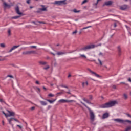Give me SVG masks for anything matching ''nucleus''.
<instances>
[{
  "instance_id": "nucleus-1",
  "label": "nucleus",
  "mask_w": 131,
  "mask_h": 131,
  "mask_svg": "<svg viewBox=\"0 0 131 131\" xmlns=\"http://www.w3.org/2000/svg\"><path fill=\"white\" fill-rule=\"evenodd\" d=\"M102 46L101 43H100L98 45H95L94 44L89 45L85 46L80 49V51H84V52H86V51H89V50H92V49H95L96 47H99Z\"/></svg>"
},
{
  "instance_id": "nucleus-2",
  "label": "nucleus",
  "mask_w": 131,
  "mask_h": 131,
  "mask_svg": "<svg viewBox=\"0 0 131 131\" xmlns=\"http://www.w3.org/2000/svg\"><path fill=\"white\" fill-rule=\"evenodd\" d=\"M116 104H118L117 101H110L107 103L103 104L101 105V108H110V107H113V106H115Z\"/></svg>"
},
{
  "instance_id": "nucleus-3",
  "label": "nucleus",
  "mask_w": 131,
  "mask_h": 131,
  "mask_svg": "<svg viewBox=\"0 0 131 131\" xmlns=\"http://www.w3.org/2000/svg\"><path fill=\"white\" fill-rule=\"evenodd\" d=\"M81 103V104H82V105L85 106L87 109H88L90 113V120H91V121H95V113H94V112L91 108H90V107L87 106L84 103L82 102Z\"/></svg>"
},
{
  "instance_id": "nucleus-4",
  "label": "nucleus",
  "mask_w": 131,
  "mask_h": 131,
  "mask_svg": "<svg viewBox=\"0 0 131 131\" xmlns=\"http://www.w3.org/2000/svg\"><path fill=\"white\" fill-rule=\"evenodd\" d=\"M15 10L16 14H17V15H19V16H14L13 17V19H18V18H20L21 16H24V14L20 11L19 6H16Z\"/></svg>"
},
{
  "instance_id": "nucleus-5",
  "label": "nucleus",
  "mask_w": 131,
  "mask_h": 131,
  "mask_svg": "<svg viewBox=\"0 0 131 131\" xmlns=\"http://www.w3.org/2000/svg\"><path fill=\"white\" fill-rule=\"evenodd\" d=\"M3 2V7L6 10V9H10L11 8V5L9 4V2L10 0H1Z\"/></svg>"
},
{
  "instance_id": "nucleus-6",
  "label": "nucleus",
  "mask_w": 131,
  "mask_h": 131,
  "mask_svg": "<svg viewBox=\"0 0 131 131\" xmlns=\"http://www.w3.org/2000/svg\"><path fill=\"white\" fill-rule=\"evenodd\" d=\"M114 121H116V122H119V123H123V124H125V122H128V123H131V121L129 120H124L121 119H113Z\"/></svg>"
},
{
  "instance_id": "nucleus-7",
  "label": "nucleus",
  "mask_w": 131,
  "mask_h": 131,
  "mask_svg": "<svg viewBox=\"0 0 131 131\" xmlns=\"http://www.w3.org/2000/svg\"><path fill=\"white\" fill-rule=\"evenodd\" d=\"M7 120H8V121L9 124L12 125V126H14V124H13V123H12V121H13V120H14L15 121H16L17 122H19V120H18L17 119H15L14 118H11L10 119H8Z\"/></svg>"
},
{
  "instance_id": "nucleus-8",
  "label": "nucleus",
  "mask_w": 131,
  "mask_h": 131,
  "mask_svg": "<svg viewBox=\"0 0 131 131\" xmlns=\"http://www.w3.org/2000/svg\"><path fill=\"white\" fill-rule=\"evenodd\" d=\"M89 100H90L86 99V98L83 99V100L84 101V102H85L86 103H87V104H92V103L90 101H92V100H93V96L92 95L89 96Z\"/></svg>"
},
{
  "instance_id": "nucleus-9",
  "label": "nucleus",
  "mask_w": 131,
  "mask_h": 131,
  "mask_svg": "<svg viewBox=\"0 0 131 131\" xmlns=\"http://www.w3.org/2000/svg\"><path fill=\"white\" fill-rule=\"evenodd\" d=\"M59 103H68L69 102H75V100H68L66 99H60L58 101Z\"/></svg>"
},
{
  "instance_id": "nucleus-10",
  "label": "nucleus",
  "mask_w": 131,
  "mask_h": 131,
  "mask_svg": "<svg viewBox=\"0 0 131 131\" xmlns=\"http://www.w3.org/2000/svg\"><path fill=\"white\" fill-rule=\"evenodd\" d=\"M66 1L63 0V1H55L54 2V4L55 5H58V6H61V4H64Z\"/></svg>"
},
{
  "instance_id": "nucleus-11",
  "label": "nucleus",
  "mask_w": 131,
  "mask_h": 131,
  "mask_svg": "<svg viewBox=\"0 0 131 131\" xmlns=\"http://www.w3.org/2000/svg\"><path fill=\"white\" fill-rule=\"evenodd\" d=\"M112 4H113V2H112V1H109L107 2H105L103 4V6L105 7V6H111V5H112Z\"/></svg>"
},
{
  "instance_id": "nucleus-12",
  "label": "nucleus",
  "mask_w": 131,
  "mask_h": 131,
  "mask_svg": "<svg viewBox=\"0 0 131 131\" xmlns=\"http://www.w3.org/2000/svg\"><path fill=\"white\" fill-rule=\"evenodd\" d=\"M7 112L8 113L7 114L8 117H10V116H15V112H11V111H10L9 110H7Z\"/></svg>"
},
{
  "instance_id": "nucleus-13",
  "label": "nucleus",
  "mask_w": 131,
  "mask_h": 131,
  "mask_svg": "<svg viewBox=\"0 0 131 131\" xmlns=\"http://www.w3.org/2000/svg\"><path fill=\"white\" fill-rule=\"evenodd\" d=\"M20 47V45L18 46H14L12 48H11V49L8 51V53H11V52H13L14 50H16L17 48H19Z\"/></svg>"
},
{
  "instance_id": "nucleus-14",
  "label": "nucleus",
  "mask_w": 131,
  "mask_h": 131,
  "mask_svg": "<svg viewBox=\"0 0 131 131\" xmlns=\"http://www.w3.org/2000/svg\"><path fill=\"white\" fill-rule=\"evenodd\" d=\"M128 8V6L126 5H124L120 7V10H122V11H124V10H126V9H127Z\"/></svg>"
},
{
  "instance_id": "nucleus-15",
  "label": "nucleus",
  "mask_w": 131,
  "mask_h": 131,
  "mask_svg": "<svg viewBox=\"0 0 131 131\" xmlns=\"http://www.w3.org/2000/svg\"><path fill=\"white\" fill-rule=\"evenodd\" d=\"M109 117V113H105L103 114L102 117V119H105V118H108Z\"/></svg>"
},
{
  "instance_id": "nucleus-16",
  "label": "nucleus",
  "mask_w": 131,
  "mask_h": 131,
  "mask_svg": "<svg viewBox=\"0 0 131 131\" xmlns=\"http://www.w3.org/2000/svg\"><path fill=\"white\" fill-rule=\"evenodd\" d=\"M88 85H89V82L88 81L82 82V88H85V86H88Z\"/></svg>"
},
{
  "instance_id": "nucleus-17",
  "label": "nucleus",
  "mask_w": 131,
  "mask_h": 131,
  "mask_svg": "<svg viewBox=\"0 0 131 131\" xmlns=\"http://www.w3.org/2000/svg\"><path fill=\"white\" fill-rule=\"evenodd\" d=\"M29 55H36L37 53H36V51L34 50H31V51H29Z\"/></svg>"
},
{
  "instance_id": "nucleus-18",
  "label": "nucleus",
  "mask_w": 131,
  "mask_h": 131,
  "mask_svg": "<svg viewBox=\"0 0 131 131\" xmlns=\"http://www.w3.org/2000/svg\"><path fill=\"white\" fill-rule=\"evenodd\" d=\"M88 70L92 73V74H94L96 77H100V76L98 74H97L95 72H93L91 69H89Z\"/></svg>"
},
{
  "instance_id": "nucleus-19",
  "label": "nucleus",
  "mask_w": 131,
  "mask_h": 131,
  "mask_svg": "<svg viewBox=\"0 0 131 131\" xmlns=\"http://www.w3.org/2000/svg\"><path fill=\"white\" fill-rule=\"evenodd\" d=\"M117 51L119 53V55H121V47L120 46L117 47Z\"/></svg>"
},
{
  "instance_id": "nucleus-20",
  "label": "nucleus",
  "mask_w": 131,
  "mask_h": 131,
  "mask_svg": "<svg viewBox=\"0 0 131 131\" xmlns=\"http://www.w3.org/2000/svg\"><path fill=\"white\" fill-rule=\"evenodd\" d=\"M39 64L40 65H47V64H48V63L46 61H39Z\"/></svg>"
},
{
  "instance_id": "nucleus-21",
  "label": "nucleus",
  "mask_w": 131,
  "mask_h": 131,
  "mask_svg": "<svg viewBox=\"0 0 131 131\" xmlns=\"http://www.w3.org/2000/svg\"><path fill=\"white\" fill-rule=\"evenodd\" d=\"M79 58H81V59H86V56L84 54H80Z\"/></svg>"
},
{
  "instance_id": "nucleus-22",
  "label": "nucleus",
  "mask_w": 131,
  "mask_h": 131,
  "mask_svg": "<svg viewBox=\"0 0 131 131\" xmlns=\"http://www.w3.org/2000/svg\"><path fill=\"white\" fill-rule=\"evenodd\" d=\"M40 103L41 105H42V106H46V105L48 104V103H47V102H46L43 101H40Z\"/></svg>"
},
{
  "instance_id": "nucleus-23",
  "label": "nucleus",
  "mask_w": 131,
  "mask_h": 131,
  "mask_svg": "<svg viewBox=\"0 0 131 131\" xmlns=\"http://www.w3.org/2000/svg\"><path fill=\"white\" fill-rule=\"evenodd\" d=\"M23 55H30L29 54V51H25L22 53Z\"/></svg>"
},
{
  "instance_id": "nucleus-24",
  "label": "nucleus",
  "mask_w": 131,
  "mask_h": 131,
  "mask_svg": "<svg viewBox=\"0 0 131 131\" xmlns=\"http://www.w3.org/2000/svg\"><path fill=\"white\" fill-rule=\"evenodd\" d=\"M64 54H66V52H57V55H64Z\"/></svg>"
},
{
  "instance_id": "nucleus-25",
  "label": "nucleus",
  "mask_w": 131,
  "mask_h": 131,
  "mask_svg": "<svg viewBox=\"0 0 131 131\" xmlns=\"http://www.w3.org/2000/svg\"><path fill=\"white\" fill-rule=\"evenodd\" d=\"M46 101H47V102H49V103L50 104H53V103L54 102H55V100H51L47 99Z\"/></svg>"
},
{
  "instance_id": "nucleus-26",
  "label": "nucleus",
  "mask_w": 131,
  "mask_h": 131,
  "mask_svg": "<svg viewBox=\"0 0 131 131\" xmlns=\"http://www.w3.org/2000/svg\"><path fill=\"white\" fill-rule=\"evenodd\" d=\"M0 47L6 48V44H5L4 43H0Z\"/></svg>"
},
{
  "instance_id": "nucleus-27",
  "label": "nucleus",
  "mask_w": 131,
  "mask_h": 131,
  "mask_svg": "<svg viewBox=\"0 0 131 131\" xmlns=\"http://www.w3.org/2000/svg\"><path fill=\"white\" fill-rule=\"evenodd\" d=\"M43 8L41 9V11H47V8L45 7V6L41 5Z\"/></svg>"
},
{
  "instance_id": "nucleus-28",
  "label": "nucleus",
  "mask_w": 131,
  "mask_h": 131,
  "mask_svg": "<svg viewBox=\"0 0 131 131\" xmlns=\"http://www.w3.org/2000/svg\"><path fill=\"white\" fill-rule=\"evenodd\" d=\"M72 11L74 12V13H79V12H80V10H77L76 9H74Z\"/></svg>"
},
{
  "instance_id": "nucleus-29",
  "label": "nucleus",
  "mask_w": 131,
  "mask_h": 131,
  "mask_svg": "<svg viewBox=\"0 0 131 131\" xmlns=\"http://www.w3.org/2000/svg\"><path fill=\"white\" fill-rule=\"evenodd\" d=\"M11 29H8V36H11Z\"/></svg>"
},
{
  "instance_id": "nucleus-30",
  "label": "nucleus",
  "mask_w": 131,
  "mask_h": 131,
  "mask_svg": "<svg viewBox=\"0 0 131 131\" xmlns=\"http://www.w3.org/2000/svg\"><path fill=\"white\" fill-rule=\"evenodd\" d=\"M92 27V26H89L88 27H84L82 29V30H83V29H88V28H91Z\"/></svg>"
},
{
  "instance_id": "nucleus-31",
  "label": "nucleus",
  "mask_w": 131,
  "mask_h": 131,
  "mask_svg": "<svg viewBox=\"0 0 131 131\" xmlns=\"http://www.w3.org/2000/svg\"><path fill=\"white\" fill-rule=\"evenodd\" d=\"M123 97H124L125 100H126V99H127V94H123Z\"/></svg>"
},
{
  "instance_id": "nucleus-32",
  "label": "nucleus",
  "mask_w": 131,
  "mask_h": 131,
  "mask_svg": "<svg viewBox=\"0 0 131 131\" xmlns=\"http://www.w3.org/2000/svg\"><path fill=\"white\" fill-rule=\"evenodd\" d=\"M98 60L99 62V64L100 66H102L103 65V63L102 62V61H101L100 59H98Z\"/></svg>"
},
{
  "instance_id": "nucleus-33",
  "label": "nucleus",
  "mask_w": 131,
  "mask_h": 131,
  "mask_svg": "<svg viewBox=\"0 0 131 131\" xmlns=\"http://www.w3.org/2000/svg\"><path fill=\"white\" fill-rule=\"evenodd\" d=\"M49 68H50V66H47L46 67L43 68V69H45V70H48V69H49Z\"/></svg>"
},
{
  "instance_id": "nucleus-34",
  "label": "nucleus",
  "mask_w": 131,
  "mask_h": 131,
  "mask_svg": "<svg viewBox=\"0 0 131 131\" xmlns=\"http://www.w3.org/2000/svg\"><path fill=\"white\" fill-rule=\"evenodd\" d=\"M7 77H10V78H14V77L12 75H8Z\"/></svg>"
},
{
  "instance_id": "nucleus-35",
  "label": "nucleus",
  "mask_w": 131,
  "mask_h": 131,
  "mask_svg": "<svg viewBox=\"0 0 131 131\" xmlns=\"http://www.w3.org/2000/svg\"><path fill=\"white\" fill-rule=\"evenodd\" d=\"M30 49H36V46H32L30 47Z\"/></svg>"
},
{
  "instance_id": "nucleus-36",
  "label": "nucleus",
  "mask_w": 131,
  "mask_h": 131,
  "mask_svg": "<svg viewBox=\"0 0 131 131\" xmlns=\"http://www.w3.org/2000/svg\"><path fill=\"white\" fill-rule=\"evenodd\" d=\"M36 90H37V93H40V89H39V88H37Z\"/></svg>"
},
{
  "instance_id": "nucleus-37",
  "label": "nucleus",
  "mask_w": 131,
  "mask_h": 131,
  "mask_svg": "<svg viewBox=\"0 0 131 131\" xmlns=\"http://www.w3.org/2000/svg\"><path fill=\"white\" fill-rule=\"evenodd\" d=\"M85 3H88V0H84V1L82 2V5H83V4H85Z\"/></svg>"
},
{
  "instance_id": "nucleus-38",
  "label": "nucleus",
  "mask_w": 131,
  "mask_h": 131,
  "mask_svg": "<svg viewBox=\"0 0 131 131\" xmlns=\"http://www.w3.org/2000/svg\"><path fill=\"white\" fill-rule=\"evenodd\" d=\"M60 86H61V88H66V89H68L67 86H65L64 85H60Z\"/></svg>"
},
{
  "instance_id": "nucleus-39",
  "label": "nucleus",
  "mask_w": 131,
  "mask_h": 131,
  "mask_svg": "<svg viewBox=\"0 0 131 131\" xmlns=\"http://www.w3.org/2000/svg\"><path fill=\"white\" fill-rule=\"evenodd\" d=\"M117 23H118V21H115L114 23V27H116L117 26Z\"/></svg>"
},
{
  "instance_id": "nucleus-40",
  "label": "nucleus",
  "mask_w": 131,
  "mask_h": 131,
  "mask_svg": "<svg viewBox=\"0 0 131 131\" xmlns=\"http://www.w3.org/2000/svg\"><path fill=\"white\" fill-rule=\"evenodd\" d=\"M34 109H35V107H34V106H33L30 108V110H31V111H33V110H34Z\"/></svg>"
},
{
  "instance_id": "nucleus-41",
  "label": "nucleus",
  "mask_w": 131,
  "mask_h": 131,
  "mask_svg": "<svg viewBox=\"0 0 131 131\" xmlns=\"http://www.w3.org/2000/svg\"><path fill=\"white\" fill-rule=\"evenodd\" d=\"M126 115H127V116H128V117H130V118H131V115L128 114V113H126Z\"/></svg>"
},
{
  "instance_id": "nucleus-42",
  "label": "nucleus",
  "mask_w": 131,
  "mask_h": 131,
  "mask_svg": "<svg viewBox=\"0 0 131 131\" xmlns=\"http://www.w3.org/2000/svg\"><path fill=\"white\" fill-rule=\"evenodd\" d=\"M76 33H77V30H76L72 32V34H76Z\"/></svg>"
},
{
  "instance_id": "nucleus-43",
  "label": "nucleus",
  "mask_w": 131,
  "mask_h": 131,
  "mask_svg": "<svg viewBox=\"0 0 131 131\" xmlns=\"http://www.w3.org/2000/svg\"><path fill=\"white\" fill-rule=\"evenodd\" d=\"M3 113L4 115H5V116H6V117H8V114H6L5 112H3Z\"/></svg>"
},
{
  "instance_id": "nucleus-44",
  "label": "nucleus",
  "mask_w": 131,
  "mask_h": 131,
  "mask_svg": "<svg viewBox=\"0 0 131 131\" xmlns=\"http://www.w3.org/2000/svg\"><path fill=\"white\" fill-rule=\"evenodd\" d=\"M49 97H54V95L53 94H52V93H50V94H49Z\"/></svg>"
},
{
  "instance_id": "nucleus-45",
  "label": "nucleus",
  "mask_w": 131,
  "mask_h": 131,
  "mask_svg": "<svg viewBox=\"0 0 131 131\" xmlns=\"http://www.w3.org/2000/svg\"><path fill=\"white\" fill-rule=\"evenodd\" d=\"M38 23H40L41 24H46V22L43 21H38Z\"/></svg>"
},
{
  "instance_id": "nucleus-46",
  "label": "nucleus",
  "mask_w": 131,
  "mask_h": 131,
  "mask_svg": "<svg viewBox=\"0 0 131 131\" xmlns=\"http://www.w3.org/2000/svg\"><path fill=\"white\" fill-rule=\"evenodd\" d=\"M98 4H99V3H98V2L97 1V2L96 3H94L93 4V6H97L98 5Z\"/></svg>"
},
{
  "instance_id": "nucleus-47",
  "label": "nucleus",
  "mask_w": 131,
  "mask_h": 131,
  "mask_svg": "<svg viewBox=\"0 0 131 131\" xmlns=\"http://www.w3.org/2000/svg\"><path fill=\"white\" fill-rule=\"evenodd\" d=\"M32 23H33V24H35V25H38L37 23H35V21H32Z\"/></svg>"
},
{
  "instance_id": "nucleus-48",
  "label": "nucleus",
  "mask_w": 131,
  "mask_h": 131,
  "mask_svg": "<svg viewBox=\"0 0 131 131\" xmlns=\"http://www.w3.org/2000/svg\"><path fill=\"white\" fill-rule=\"evenodd\" d=\"M31 0H27V4H30Z\"/></svg>"
},
{
  "instance_id": "nucleus-49",
  "label": "nucleus",
  "mask_w": 131,
  "mask_h": 131,
  "mask_svg": "<svg viewBox=\"0 0 131 131\" xmlns=\"http://www.w3.org/2000/svg\"><path fill=\"white\" fill-rule=\"evenodd\" d=\"M99 56H103V53H101V52H100V53H99Z\"/></svg>"
},
{
  "instance_id": "nucleus-50",
  "label": "nucleus",
  "mask_w": 131,
  "mask_h": 131,
  "mask_svg": "<svg viewBox=\"0 0 131 131\" xmlns=\"http://www.w3.org/2000/svg\"><path fill=\"white\" fill-rule=\"evenodd\" d=\"M35 83H36V84H39V82L38 81H36V82H35Z\"/></svg>"
},
{
  "instance_id": "nucleus-51",
  "label": "nucleus",
  "mask_w": 131,
  "mask_h": 131,
  "mask_svg": "<svg viewBox=\"0 0 131 131\" xmlns=\"http://www.w3.org/2000/svg\"><path fill=\"white\" fill-rule=\"evenodd\" d=\"M17 126L19 127V128H22V127L20 125H17Z\"/></svg>"
},
{
  "instance_id": "nucleus-52",
  "label": "nucleus",
  "mask_w": 131,
  "mask_h": 131,
  "mask_svg": "<svg viewBox=\"0 0 131 131\" xmlns=\"http://www.w3.org/2000/svg\"><path fill=\"white\" fill-rule=\"evenodd\" d=\"M113 89H116V85H113Z\"/></svg>"
},
{
  "instance_id": "nucleus-53",
  "label": "nucleus",
  "mask_w": 131,
  "mask_h": 131,
  "mask_svg": "<svg viewBox=\"0 0 131 131\" xmlns=\"http://www.w3.org/2000/svg\"><path fill=\"white\" fill-rule=\"evenodd\" d=\"M125 27L127 28L128 30H129V27H128L127 26H125Z\"/></svg>"
},
{
  "instance_id": "nucleus-54",
  "label": "nucleus",
  "mask_w": 131,
  "mask_h": 131,
  "mask_svg": "<svg viewBox=\"0 0 131 131\" xmlns=\"http://www.w3.org/2000/svg\"><path fill=\"white\" fill-rule=\"evenodd\" d=\"M128 81H129V82H131V78H129L128 79Z\"/></svg>"
},
{
  "instance_id": "nucleus-55",
  "label": "nucleus",
  "mask_w": 131,
  "mask_h": 131,
  "mask_svg": "<svg viewBox=\"0 0 131 131\" xmlns=\"http://www.w3.org/2000/svg\"><path fill=\"white\" fill-rule=\"evenodd\" d=\"M67 94H69V95H71V93H70V91L67 92Z\"/></svg>"
},
{
  "instance_id": "nucleus-56",
  "label": "nucleus",
  "mask_w": 131,
  "mask_h": 131,
  "mask_svg": "<svg viewBox=\"0 0 131 131\" xmlns=\"http://www.w3.org/2000/svg\"><path fill=\"white\" fill-rule=\"evenodd\" d=\"M0 102L1 103H3V102H4V100L3 99H0Z\"/></svg>"
},
{
  "instance_id": "nucleus-57",
  "label": "nucleus",
  "mask_w": 131,
  "mask_h": 131,
  "mask_svg": "<svg viewBox=\"0 0 131 131\" xmlns=\"http://www.w3.org/2000/svg\"><path fill=\"white\" fill-rule=\"evenodd\" d=\"M3 125H5V122L4 121H2Z\"/></svg>"
},
{
  "instance_id": "nucleus-58",
  "label": "nucleus",
  "mask_w": 131,
  "mask_h": 131,
  "mask_svg": "<svg viewBox=\"0 0 131 131\" xmlns=\"http://www.w3.org/2000/svg\"><path fill=\"white\" fill-rule=\"evenodd\" d=\"M60 94H62V92H59L57 94V95H60Z\"/></svg>"
},
{
  "instance_id": "nucleus-59",
  "label": "nucleus",
  "mask_w": 131,
  "mask_h": 131,
  "mask_svg": "<svg viewBox=\"0 0 131 131\" xmlns=\"http://www.w3.org/2000/svg\"><path fill=\"white\" fill-rule=\"evenodd\" d=\"M125 84V83H124V82H121V83H120V84Z\"/></svg>"
},
{
  "instance_id": "nucleus-60",
  "label": "nucleus",
  "mask_w": 131,
  "mask_h": 131,
  "mask_svg": "<svg viewBox=\"0 0 131 131\" xmlns=\"http://www.w3.org/2000/svg\"><path fill=\"white\" fill-rule=\"evenodd\" d=\"M43 90H47V88H46V87H45V86L43 87Z\"/></svg>"
},
{
  "instance_id": "nucleus-61",
  "label": "nucleus",
  "mask_w": 131,
  "mask_h": 131,
  "mask_svg": "<svg viewBox=\"0 0 131 131\" xmlns=\"http://www.w3.org/2000/svg\"><path fill=\"white\" fill-rule=\"evenodd\" d=\"M68 77H71V75H69Z\"/></svg>"
},
{
  "instance_id": "nucleus-62",
  "label": "nucleus",
  "mask_w": 131,
  "mask_h": 131,
  "mask_svg": "<svg viewBox=\"0 0 131 131\" xmlns=\"http://www.w3.org/2000/svg\"><path fill=\"white\" fill-rule=\"evenodd\" d=\"M101 1H102V0H97V3H99V2Z\"/></svg>"
},
{
  "instance_id": "nucleus-63",
  "label": "nucleus",
  "mask_w": 131,
  "mask_h": 131,
  "mask_svg": "<svg viewBox=\"0 0 131 131\" xmlns=\"http://www.w3.org/2000/svg\"><path fill=\"white\" fill-rule=\"evenodd\" d=\"M0 61H4V59H0Z\"/></svg>"
},
{
  "instance_id": "nucleus-64",
  "label": "nucleus",
  "mask_w": 131,
  "mask_h": 131,
  "mask_svg": "<svg viewBox=\"0 0 131 131\" xmlns=\"http://www.w3.org/2000/svg\"><path fill=\"white\" fill-rule=\"evenodd\" d=\"M129 33L130 35H131V33L129 32Z\"/></svg>"
}]
</instances>
